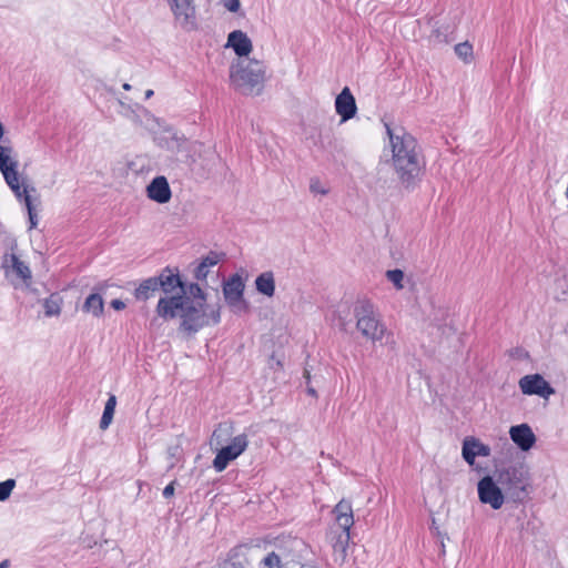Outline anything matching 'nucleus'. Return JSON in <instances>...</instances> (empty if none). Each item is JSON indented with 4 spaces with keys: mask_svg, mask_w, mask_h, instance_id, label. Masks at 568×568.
Segmentation results:
<instances>
[{
    "mask_svg": "<svg viewBox=\"0 0 568 568\" xmlns=\"http://www.w3.org/2000/svg\"><path fill=\"white\" fill-rule=\"evenodd\" d=\"M410 181H412V180H407L408 184H406V187H409V186H410Z\"/></svg>",
    "mask_w": 568,
    "mask_h": 568,
    "instance_id": "603ef678",
    "label": "nucleus"
},
{
    "mask_svg": "<svg viewBox=\"0 0 568 568\" xmlns=\"http://www.w3.org/2000/svg\"><path fill=\"white\" fill-rule=\"evenodd\" d=\"M0 171L3 178H18L17 162L10 156V149L0 145Z\"/></svg>",
    "mask_w": 568,
    "mask_h": 568,
    "instance_id": "5701e85b",
    "label": "nucleus"
},
{
    "mask_svg": "<svg viewBox=\"0 0 568 568\" xmlns=\"http://www.w3.org/2000/svg\"><path fill=\"white\" fill-rule=\"evenodd\" d=\"M207 274H209V267L206 266V264H204V263H202V262H201V263L196 266V268H195V271H194V275H195V277H196L197 280H205V278H206V276H207Z\"/></svg>",
    "mask_w": 568,
    "mask_h": 568,
    "instance_id": "4c0bfd02",
    "label": "nucleus"
},
{
    "mask_svg": "<svg viewBox=\"0 0 568 568\" xmlns=\"http://www.w3.org/2000/svg\"><path fill=\"white\" fill-rule=\"evenodd\" d=\"M155 311L163 320H173L180 312L179 329L187 335H194L209 325L207 311L203 303H194L191 297L183 294L161 297Z\"/></svg>",
    "mask_w": 568,
    "mask_h": 568,
    "instance_id": "f257e3e1",
    "label": "nucleus"
},
{
    "mask_svg": "<svg viewBox=\"0 0 568 568\" xmlns=\"http://www.w3.org/2000/svg\"><path fill=\"white\" fill-rule=\"evenodd\" d=\"M159 146L165 148L170 151H176L180 149L182 143L185 142L183 136H179L176 132L171 129L164 130L163 134L155 138Z\"/></svg>",
    "mask_w": 568,
    "mask_h": 568,
    "instance_id": "412c9836",
    "label": "nucleus"
},
{
    "mask_svg": "<svg viewBox=\"0 0 568 568\" xmlns=\"http://www.w3.org/2000/svg\"><path fill=\"white\" fill-rule=\"evenodd\" d=\"M123 89L129 91V90H131V85L129 83H124L123 84Z\"/></svg>",
    "mask_w": 568,
    "mask_h": 568,
    "instance_id": "8fccbe9b",
    "label": "nucleus"
},
{
    "mask_svg": "<svg viewBox=\"0 0 568 568\" xmlns=\"http://www.w3.org/2000/svg\"><path fill=\"white\" fill-rule=\"evenodd\" d=\"M146 196L159 204H165L170 202L172 197V191L168 183V180H151L150 184L145 189Z\"/></svg>",
    "mask_w": 568,
    "mask_h": 568,
    "instance_id": "a211bd4d",
    "label": "nucleus"
},
{
    "mask_svg": "<svg viewBox=\"0 0 568 568\" xmlns=\"http://www.w3.org/2000/svg\"><path fill=\"white\" fill-rule=\"evenodd\" d=\"M178 24L185 31L197 29L193 0H168Z\"/></svg>",
    "mask_w": 568,
    "mask_h": 568,
    "instance_id": "9b49d317",
    "label": "nucleus"
},
{
    "mask_svg": "<svg viewBox=\"0 0 568 568\" xmlns=\"http://www.w3.org/2000/svg\"><path fill=\"white\" fill-rule=\"evenodd\" d=\"M42 305L45 316H57L61 313L62 297L59 293H53L48 298L43 300Z\"/></svg>",
    "mask_w": 568,
    "mask_h": 568,
    "instance_id": "393cba45",
    "label": "nucleus"
},
{
    "mask_svg": "<svg viewBox=\"0 0 568 568\" xmlns=\"http://www.w3.org/2000/svg\"><path fill=\"white\" fill-rule=\"evenodd\" d=\"M386 132L392 144L393 163L400 178H418L425 168V162L417 150V141L409 133L395 134L388 124Z\"/></svg>",
    "mask_w": 568,
    "mask_h": 568,
    "instance_id": "f03ea898",
    "label": "nucleus"
},
{
    "mask_svg": "<svg viewBox=\"0 0 568 568\" xmlns=\"http://www.w3.org/2000/svg\"><path fill=\"white\" fill-rule=\"evenodd\" d=\"M356 318V328L366 339L373 343L381 342L387 328L383 323L375 305L367 298H359L355 302L353 308Z\"/></svg>",
    "mask_w": 568,
    "mask_h": 568,
    "instance_id": "39448f33",
    "label": "nucleus"
},
{
    "mask_svg": "<svg viewBox=\"0 0 568 568\" xmlns=\"http://www.w3.org/2000/svg\"><path fill=\"white\" fill-rule=\"evenodd\" d=\"M265 79V65L255 59H239L230 67L231 84L243 94H260Z\"/></svg>",
    "mask_w": 568,
    "mask_h": 568,
    "instance_id": "7ed1b4c3",
    "label": "nucleus"
},
{
    "mask_svg": "<svg viewBox=\"0 0 568 568\" xmlns=\"http://www.w3.org/2000/svg\"><path fill=\"white\" fill-rule=\"evenodd\" d=\"M447 33H448V28H446L444 31L440 28H437V29L433 30L430 37L439 43L448 42Z\"/></svg>",
    "mask_w": 568,
    "mask_h": 568,
    "instance_id": "e433bc0d",
    "label": "nucleus"
},
{
    "mask_svg": "<svg viewBox=\"0 0 568 568\" xmlns=\"http://www.w3.org/2000/svg\"><path fill=\"white\" fill-rule=\"evenodd\" d=\"M263 565L266 568H282V559L281 557L275 552L271 551L267 554V556L263 559Z\"/></svg>",
    "mask_w": 568,
    "mask_h": 568,
    "instance_id": "473e14b6",
    "label": "nucleus"
},
{
    "mask_svg": "<svg viewBox=\"0 0 568 568\" xmlns=\"http://www.w3.org/2000/svg\"><path fill=\"white\" fill-rule=\"evenodd\" d=\"M557 286L559 290L558 298L561 301H568V276L559 280Z\"/></svg>",
    "mask_w": 568,
    "mask_h": 568,
    "instance_id": "c9c22d12",
    "label": "nucleus"
},
{
    "mask_svg": "<svg viewBox=\"0 0 568 568\" xmlns=\"http://www.w3.org/2000/svg\"><path fill=\"white\" fill-rule=\"evenodd\" d=\"M20 262V258L16 254H4L1 267L6 270V273H8L9 267L13 270L14 265H18Z\"/></svg>",
    "mask_w": 568,
    "mask_h": 568,
    "instance_id": "f704fd0d",
    "label": "nucleus"
},
{
    "mask_svg": "<svg viewBox=\"0 0 568 568\" xmlns=\"http://www.w3.org/2000/svg\"><path fill=\"white\" fill-rule=\"evenodd\" d=\"M10 560L4 559L0 562V568H10Z\"/></svg>",
    "mask_w": 568,
    "mask_h": 568,
    "instance_id": "49530a36",
    "label": "nucleus"
},
{
    "mask_svg": "<svg viewBox=\"0 0 568 568\" xmlns=\"http://www.w3.org/2000/svg\"><path fill=\"white\" fill-rule=\"evenodd\" d=\"M111 307L114 308L115 311H122L125 308V303L121 300H112L111 301Z\"/></svg>",
    "mask_w": 568,
    "mask_h": 568,
    "instance_id": "c03bdc74",
    "label": "nucleus"
},
{
    "mask_svg": "<svg viewBox=\"0 0 568 568\" xmlns=\"http://www.w3.org/2000/svg\"><path fill=\"white\" fill-rule=\"evenodd\" d=\"M175 484H176V480H173L171 481L169 485H166L163 489V497L164 498H171L173 495H174V490H175Z\"/></svg>",
    "mask_w": 568,
    "mask_h": 568,
    "instance_id": "ea45409f",
    "label": "nucleus"
},
{
    "mask_svg": "<svg viewBox=\"0 0 568 568\" xmlns=\"http://www.w3.org/2000/svg\"><path fill=\"white\" fill-rule=\"evenodd\" d=\"M224 253L211 251L206 256L202 258L201 262L206 264V266L210 268L211 266L216 265L224 257Z\"/></svg>",
    "mask_w": 568,
    "mask_h": 568,
    "instance_id": "72a5a7b5",
    "label": "nucleus"
},
{
    "mask_svg": "<svg viewBox=\"0 0 568 568\" xmlns=\"http://www.w3.org/2000/svg\"><path fill=\"white\" fill-rule=\"evenodd\" d=\"M126 175L149 174L152 171V161L146 155H136L126 162Z\"/></svg>",
    "mask_w": 568,
    "mask_h": 568,
    "instance_id": "aec40b11",
    "label": "nucleus"
},
{
    "mask_svg": "<svg viewBox=\"0 0 568 568\" xmlns=\"http://www.w3.org/2000/svg\"><path fill=\"white\" fill-rule=\"evenodd\" d=\"M455 53L465 62L473 58V45L469 42H462L455 45Z\"/></svg>",
    "mask_w": 568,
    "mask_h": 568,
    "instance_id": "cd10ccee",
    "label": "nucleus"
},
{
    "mask_svg": "<svg viewBox=\"0 0 568 568\" xmlns=\"http://www.w3.org/2000/svg\"><path fill=\"white\" fill-rule=\"evenodd\" d=\"M304 377L306 379V384H307V394L313 396V397H316L317 396V393L315 390V388H313L312 386H310V381H311V375H310V372L308 371H305L304 372Z\"/></svg>",
    "mask_w": 568,
    "mask_h": 568,
    "instance_id": "37998d69",
    "label": "nucleus"
},
{
    "mask_svg": "<svg viewBox=\"0 0 568 568\" xmlns=\"http://www.w3.org/2000/svg\"><path fill=\"white\" fill-rule=\"evenodd\" d=\"M226 47H231L240 59L246 58L253 50L251 39L242 30L229 33Z\"/></svg>",
    "mask_w": 568,
    "mask_h": 568,
    "instance_id": "f3484780",
    "label": "nucleus"
},
{
    "mask_svg": "<svg viewBox=\"0 0 568 568\" xmlns=\"http://www.w3.org/2000/svg\"><path fill=\"white\" fill-rule=\"evenodd\" d=\"M82 311L84 313H91L94 317H100L104 313V301L99 293L90 294L83 305Z\"/></svg>",
    "mask_w": 568,
    "mask_h": 568,
    "instance_id": "b1692460",
    "label": "nucleus"
},
{
    "mask_svg": "<svg viewBox=\"0 0 568 568\" xmlns=\"http://www.w3.org/2000/svg\"><path fill=\"white\" fill-rule=\"evenodd\" d=\"M155 278L158 280L160 291L165 296H170L178 288L180 290L178 294L186 296V283L182 280L178 267L165 266Z\"/></svg>",
    "mask_w": 568,
    "mask_h": 568,
    "instance_id": "ddd939ff",
    "label": "nucleus"
},
{
    "mask_svg": "<svg viewBox=\"0 0 568 568\" xmlns=\"http://www.w3.org/2000/svg\"><path fill=\"white\" fill-rule=\"evenodd\" d=\"M158 291H160L158 280L155 276H151L139 283L133 292V296L136 301L145 302L153 297Z\"/></svg>",
    "mask_w": 568,
    "mask_h": 568,
    "instance_id": "6ab92c4d",
    "label": "nucleus"
},
{
    "mask_svg": "<svg viewBox=\"0 0 568 568\" xmlns=\"http://www.w3.org/2000/svg\"><path fill=\"white\" fill-rule=\"evenodd\" d=\"M154 178L160 179V178H164V176L156 174V175H154Z\"/></svg>",
    "mask_w": 568,
    "mask_h": 568,
    "instance_id": "3c124183",
    "label": "nucleus"
},
{
    "mask_svg": "<svg viewBox=\"0 0 568 568\" xmlns=\"http://www.w3.org/2000/svg\"><path fill=\"white\" fill-rule=\"evenodd\" d=\"M179 450H180L179 446H171V447H169V448H168V455H169V457H170V458H175V457H176V455L179 454Z\"/></svg>",
    "mask_w": 568,
    "mask_h": 568,
    "instance_id": "a18cd8bd",
    "label": "nucleus"
},
{
    "mask_svg": "<svg viewBox=\"0 0 568 568\" xmlns=\"http://www.w3.org/2000/svg\"><path fill=\"white\" fill-rule=\"evenodd\" d=\"M6 182L17 199L24 203L29 215L30 229L36 227L38 216L33 207V201L38 197L37 189L28 184L27 180H6Z\"/></svg>",
    "mask_w": 568,
    "mask_h": 568,
    "instance_id": "6e6552de",
    "label": "nucleus"
},
{
    "mask_svg": "<svg viewBox=\"0 0 568 568\" xmlns=\"http://www.w3.org/2000/svg\"><path fill=\"white\" fill-rule=\"evenodd\" d=\"M115 406H116V397H115V395L111 394L105 403L103 414L100 419L99 426L102 430H105L112 423L113 415L115 412Z\"/></svg>",
    "mask_w": 568,
    "mask_h": 568,
    "instance_id": "a878e982",
    "label": "nucleus"
},
{
    "mask_svg": "<svg viewBox=\"0 0 568 568\" xmlns=\"http://www.w3.org/2000/svg\"><path fill=\"white\" fill-rule=\"evenodd\" d=\"M335 110L342 121H348L357 112L356 101L348 87L343 88L335 99Z\"/></svg>",
    "mask_w": 568,
    "mask_h": 568,
    "instance_id": "4468645a",
    "label": "nucleus"
},
{
    "mask_svg": "<svg viewBox=\"0 0 568 568\" xmlns=\"http://www.w3.org/2000/svg\"><path fill=\"white\" fill-rule=\"evenodd\" d=\"M256 291L267 297L274 296L275 280L273 272H263L255 278Z\"/></svg>",
    "mask_w": 568,
    "mask_h": 568,
    "instance_id": "4be33fe9",
    "label": "nucleus"
},
{
    "mask_svg": "<svg viewBox=\"0 0 568 568\" xmlns=\"http://www.w3.org/2000/svg\"><path fill=\"white\" fill-rule=\"evenodd\" d=\"M337 326L341 331H347V320L346 316H342L341 311L337 312Z\"/></svg>",
    "mask_w": 568,
    "mask_h": 568,
    "instance_id": "79ce46f5",
    "label": "nucleus"
},
{
    "mask_svg": "<svg viewBox=\"0 0 568 568\" xmlns=\"http://www.w3.org/2000/svg\"><path fill=\"white\" fill-rule=\"evenodd\" d=\"M240 0H225L224 7L231 12H237L240 9Z\"/></svg>",
    "mask_w": 568,
    "mask_h": 568,
    "instance_id": "58836bf2",
    "label": "nucleus"
},
{
    "mask_svg": "<svg viewBox=\"0 0 568 568\" xmlns=\"http://www.w3.org/2000/svg\"><path fill=\"white\" fill-rule=\"evenodd\" d=\"M388 281H390L396 288H403L404 272L399 268L389 270L386 273Z\"/></svg>",
    "mask_w": 568,
    "mask_h": 568,
    "instance_id": "2f4dec72",
    "label": "nucleus"
},
{
    "mask_svg": "<svg viewBox=\"0 0 568 568\" xmlns=\"http://www.w3.org/2000/svg\"><path fill=\"white\" fill-rule=\"evenodd\" d=\"M333 514L341 531L332 538V546L335 552L339 551L345 555L351 540L349 530L354 525L352 504L348 500L342 499L334 507Z\"/></svg>",
    "mask_w": 568,
    "mask_h": 568,
    "instance_id": "423d86ee",
    "label": "nucleus"
},
{
    "mask_svg": "<svg viewBox=\"0 0 568 568\" xmlns=\"http://www.w3.org/2000/svg\"><path fill=\"white\" fill-rule=\"evenodd\" d=\"M14 486H16V480L12 478H9V479L0 483V501H4L10 497L11 491L14 488Z\"/></svg>",
    "mask_w": 568,
    "mask_h": 568,
    "instance_id": "7c9ffc66",
    "label": "nucleus"
},
{
    "mask_svg": "<svg viewBox=\"0 0 568 568\" xmlns=\"http://www.w3.org/2000/svg\"><path fill=\"white\" fill-rule=\"evenodd\" d=\"M497 483L507 499L515 504H524L529 496L530 475L523 463L511 464L495 470Z\"/></svg>",
    "mask_w": 568,
    "mask_h": 568,
    "instance_id": "20e7f679",
    "label": "nucleus"
},
{
    "mask_svg": "<svg viewBox=\"0 0 568 568\" xmlns=\"http://www.w3.org/2000/svg\"><path fill=\"white\" fill-rule=\"evenodd\" d=\"M13 272L17 274L18 277H20L22 280V282L26 285H30L31 278H32V273H31L30 267L27 264H24L21 261L18 265H14Z\"/></svg>",
    "mask_w": 568,
    "mask_h": 568,
    "instance_id": "c85d7f7f",
    "label": "nucleus"
},
{
    "mask_svg": "<svg viewBox=\"0 0 568 568\" xmlns=\"http://www.w3.org/2000/svg\"><path fill=\"white\" fill-rule=\"evenodd\" d=\"M153 94H154L153 90H148V91L145 92V98H146V99H150Z\"/></svg>",
    "mask_w": 568,
    "mask_h": 568,
    "instance_id": "de8ad7c7",
    "label": "nucleus"
},
{
    "mask_svg": "<svg viewBox=\"0 0 568 568\" xmlns=\"http://www.w3.org/2000/svg\"><path fill=\"white\" fill-rule=\"evenodd\" d=\"M310 191L313 194L326 195L329 192V186L326 180H312L310 184Z\"/></svg>",
    "mask_w": 568,
    "mask_h": 568,
    "instance_id": "c756f323",
    "label": "nucleus"
},
{
    "mask_svg": "<svg viewBox=\"0 0 568 568\" xmlns=\"http://www.w3.org/2000/svg\"><path fill=\"white\" fill-rule=\"evenodd\" d=\"M245 283L237 273L231 275L223 283V295L229 306L236 308L239 312H247L248 303L244 300L243 294Z\"/></svg>",
    "mask_w": 568,
    "mask_h": 568,
    "instance_id": "1a4fd4ad",
    "label": "nucleus"
},
{
    "mask_svg": "<svg viewBox=\"0 0 568 568\" xmlns=\"http://www.w3.org/2000/svg\"><path fill=\"white\" fill-rule=\"evenodd\" d=\"M478 499L481 504L489 505L491 509L498 510L503 507L506 495L497 483L495 476L486 475L477 483Z\"/></svg>",
    "mask_w": 568,
    "mask_h": 568,
    "instance_id": "0eeeda50",
    "label": "nucleus"
},
{
    "mask_svg": "<svg viewBox=\"0 0 568 568\" xmlns=\"http://www.w3.org/2000/svg\"><path fill=\"white\" fill-rule=\"evenodd\" d=\"M462 455L467 464L474 465L477 456L488 457L490 455V447L475 437H466L463 442Z\"/></svg>",
    "mask_w": 568,
    "mask_h": 568,
    "instance_id": "2eb2a0df",
    "label": "nucleus"
},
{
    "mask_svg": "<svg viewBox=\"0 0 568 568\" xmlns=\"http://www.w3.org/2000/svg\"><path fill=\"white\" fill-rule=\"evenodd\" d=\"M186 296L191 297L194 303H203V306L206 307V293L197 283L186 285Z\"/></svg>",
    "mask_w": 568,
    "mask_h": 568,
    "instance_id": "bb28decb",
    "label": "nucleus"
},
{
    "mask_svg": "<svg viewBox=\"0 0 568 568\" xmlns=\"http://www.w3.org/2000/svg\"><path fill=\"white\" fill-rule=\"evenodd\" d=\"M248 440L245 434L235 436L231 444L222 447L213 459V467L216 471H223L227 465L236 459L247 447Z\"/></svg>",
    "mask_w": 568,
    "mask_h": 568,
    "instance_id": "9d476101",
    "label": "nucleus"
},
{
    "mask_svg": "<svg viewBox=\"0 0 568 568\" xmlns=\"http://www.w3.org/2000/svg\"><path fill=\"white\" fill-rule=\"evenodd\" d=\"M509 435L511 440L524 452L529 450L536 443V436L527 424L511 426Z\"/></svg>",
    "mask_w": 568,
    "mask_h": 568,
    "instance_id": "dca6fc26",
    "label": "nucleus"
},
{
    "mask_svg": "<svg viewBox=\"0 0 568 568\" xmlns=\"http://www.w3.org/2000/svg\"><path fill=\"white\" fill-rule=\"evenodd\" d=\"M518 384L524 395H537L548 399L556 393L555 388L538 373L523 376Z\"/></svg>",
    "mask_w": 568,
    "mask_h": 568,
    "instance_id": "f8f14e48",
    "label": "nucleus"
},
{
    "mask_svg": "<svg viewBox=\"0 0 568 568\" xmlns=\"http://www.w3.org/2000/svg\"><path fill=\"white\" fill-rule=\"evenodd\" d=\"M209 321L212 320L213 324H219L221 321L220 306L207 313Z\"/></svg>",
    "mask_w": 568,
    "mask_h": 568,
    "instance_id": "a19ab883",
    "label": "nucleus"
},
{
    "mask_svg": "<svg viewBox=\"0 0 568 568\" xmlns=\"http://www.w3.org/2000/svg\"><path fill=\"white\" fill-rule=\"evenodd\" d=\"M3 134H4V128H3L2 123L0 122V140L2 139Z\"/></svg>",
    "mask_w": 568,
    "mask_h": 568,
    "instance_id": "09e8293b",
    "label": "nucleus"
}]
</instances>
